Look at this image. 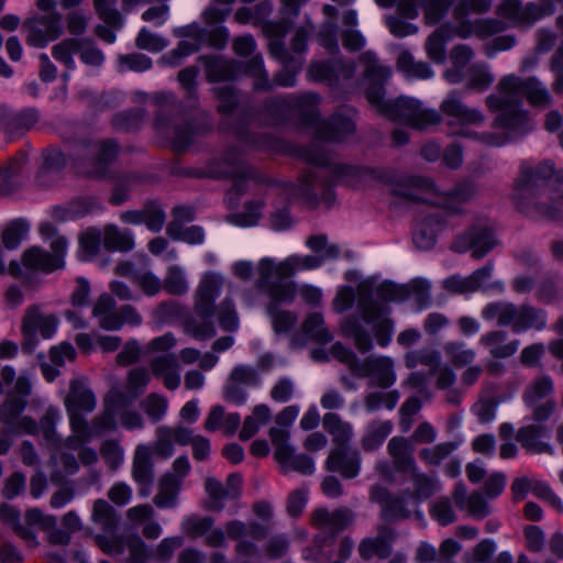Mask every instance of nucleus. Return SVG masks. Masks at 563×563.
Returning <instances> with one entry per match:
<instances>
[{"mask_svg": "<svg viewBox=\"0 0 563 563\" xmlns=\"http://www.w3.org/2000/svg\"><path fill=\"white\" fill-rule=\"evenodd\" d=\"M200 176L209 178H233V187L227 195V200L230 205L236 202L233 200V196L242 194L245 185L253 180L249 167L244 164L236 151H229L220 158L210 162L206 169L200 173Z\"/></svg>", "mask_w": 563, "mask_h": 563, "instance_id": "15", "label": "nucleus"}, {"mask_svg": "<svg viewBox=\"0 0 563 563\" xmlns=\"http://www.w3.org/2000/svg\"><path fill=\"white\" fill-rule=\"evenodd\" d=\"M327 468L345 478H354L361 471V454L357 450L336 449L328 456Z\"/></svg>", "mask_w": 563, "mask_h": 563, "instance_id": "26", "label": "nucleus"}, {"mask_svg": "<svg viewBox=\"0 0 563 563\" xmlns=\"http://www.w3.org/2000/svg\"><path fill=\"white\" fill-rule=\"evenodd\" d=\"M461 442L450 441L441 442L433 446L423 448L419 451V457L429 466H439L445 461L457 448Z\"/></svg>", "mask_w": 563, "mask_h": 563, "instance_id": "52", "label": "nucleus"}, {"mask_svg": "<svg viewBox=\"0 0 563 563\" xmlns=\"http://www.w3.org/2000/svg\"><path fill=\"white\" fill-rule=\"evenodd\" d=\"M501 24L497 21L477 20L474 23L462 24L455 30V34L466 38L473 34L478 37H487L501 30Z\"/></svg>", "mask_w": 563, "mask_h": 563, "instance_id": "59", "label": "nucleus"}, {"mask_svg": "<svg viewBox=\"0 0 563 563\" xmlns=\"http://www.w3.org/2000/svg\"><path fill=\"white\" fill-rule=\"evenodd\" d=\"M410 473L413 481V494L405 493L396 497L391 496L389 490L380 485H374L371 488V501L380 505L382 519L386 521L407 519L413 512L419 520H424V516L418 510V506L437 492L438 483L429 475L419 472L417 466Z\"/></svg>", "mask_w": 563, "mask_h": 563, "instance_id": "7", "label": "nucleus"}, {"mask_svg": "<svg viewBox=\"0 0 563 563\" xmlns=\"http://www.w3.org/2000/svg\"><path fill=\"white\" fill-rule=\"evenodd\" d=\"M495 80L489 67L483 63H476L468 68L467 86L479 91L489 88Z\"/></svg>", "mask_w": 563, "mask_h": 563, "instance_id": "61", "label": "nucleus"}, {"mask_svg": "<svg viewBox=\"0 0 563 563\" xmlns=\"http://www.w3.org/2000/svg\"><path fill=\"white\" fill-rule=\"evenodd\" d=\"M496 245L492 231L486 228H473L467 234L459 236L453 243V250L460 253L472 252L476 260L483 258Z\"/></svg>", "mask_w": 563, "mask_h": 563, "instance_id": "22", "label": "nucleus"}, {"mask_svg": "<svg viewBox=\"0 0 563 563\" xmlns=\"http://www.w3.org/2000/svg\"><path fill=\"white\" fill-rule=\"evenodd\" d=\"M92 521L100 526L104 532L112 533L115 531L119 517L114 508L103 499H98L93 504Z\"/></svg>", "mask_w": 563, "mask_h": 563, "instance_id": "50", "label": "nucleus"}, {"mask_svg": "<svg viewBox=\"0 0 563 563\" xmlns=\"http://www.w3.org/2000/svg\"><path fill=\"white\" fill-rule=\"evenodd\" d=\"M62 15L56 14L52 23L42 24L45 30L34 26L30 30L27 44L36 47H45L49 42L56 40L62 33Z\"/></svg>", "mask_w": 563, "mask_h": 563, "instance_id": "48", "label": "nucleus"}, {"mask_svg": "<svg viewBox=\"0 0 563 563\" xmlns=\"http://www.w3.org/2000/svg\"><path fill=\"white\" fill-rule=\"evenodd\" d=\"M355 131V124L351 118L333 115L328 121L318 124L317 139L319 141L338 142Z\"/></svg>", "mask_w": 563, "mask_h": 563, "instance_id": "33", "label": "nucleus"}, {"mask_svg": "<svg viewBox=\"0 0 563 563\" xmlns=\"http://www.w3.org/2000/svg\"><path fill=\"white\" fill-rule=\"evenodd\" d=\"M323 427L333 437V441L338 445L347 444L354 435L352 424L342 421L335 413L324 415Z\"/></svg>", "mask_w": 563, "mask_h": 563, "instance_id": "51", "label": "nucleus"}, {"mask_svg": "<svg viewBox=\"0 0 563 563\" xmlns=\"http://www.w3.org/2000/svg\"><path fill=\"white\" fill-rule=\"evenodd\" d=\"M413 451L412 442L402 437H393L387 444V452L399 472H410L416 468Z\"/></svg>", "mask_w": 563, "mask_h": 563, "instance_id": "34", "label": "nucleus"}, {"mask_svg": "<svg viewBox=\"0 0 563 563\" xmlns=\"http://www.w3.org/2000/svg\"><path fill=\"white\" fill-rule=\"evenodd\" d=\"M451 38V30L442 26L435 30L427 40L426 51L428 57L438 64H443L446 57L445 46Z\"/></svg>", "mask_w": 563, "mask_h": 563, "instance_id": "45", "label": "nucleus"}, {"mask_svg": "<svg viewBox=\"0 0 563 563\" xmlns=\"http://www.w3.org/2000/svg\"><path fill=\"white\" fill-rule=\"evenodd\" d=\"M150 366L153 376L161 378L167 389L175 390L180 386L181 371L174 354H162L154 357Z\"/></svg>", "mask_w": 563, "mask_h": 563, "instance_id": "27", "label": "nucleus"}, {"mask_svg": "<svg viewBox=\"0 0 563 563\" xmlns=\"http://www.w3.org/2000/svg\"><path fill=\"white\" fill-rule=\"evenodd\" d=\"M132 404L121 389H111L104 398L103 411L93 419L97 437L117 431L119 424L129 431L143 429V417L130 409Z\"/></svg>", "mask_w": 563, "mask_h": 563, "instance_id": "10", "label": "nucleus"}, {"mask_svg": "<svg viewBox=\"0 0 563 563\" xmlns=\"http://www.w3.org/2000/svg\"><path fill=\"white\" fill-rule=\"evenodd\" d=\"M151 380V373L145 367H135L128 374L125 390H121L130 402H133L143 391Z\"/></svg>", "mask_w": 563, "mask_h": 563, "instance_id": "56", "label": "nucleus"}, {"mask_svg": "<svg viewBox=\"0 0 563 563\" xmlns=\"http://www.w3.org/2000/svg\"><path fill=\"white\" fill-rule=\"evenodd\" d=\"M64 405L69 417L71 434L65 440L69 449H77L82 442H90L97 437L91 424L81 417L82 413H89L95 410L97 400L92 390L86 385L84 379L75 378L70 380L69 393L64 399Z\"/></svg>", "mask_w": 563, "mask_h": 563, "instance_id": "8", "label": "nucleus"}, {"mask_svg": "<svg viewBox=\"0 0 563 563\" xmlns=\"http://www.w3.org/2000/svg\"><path fill=\"white\" fill-rule=\"evenodd\" d=\"M499 14L510 20L515 25H530L541 19L545 12L534 3L522 7L518 1L507 0L499 8Z\"/></svg>", "mask_w": 563, "mask_h": 563, "instance_id": "32", "label": "nucleus"}, {"mask_svg": "<svg viewBox=\"0 0 563 563\" xmlns=\"http://www.w3.org/2000/svg\"><path fill=\"white\" fill-rule=\"evenodd\" d=\"M507 340V333L505 331H492L481 336L479 343L489 350V353L495 358H506L514 355L518 349L520 342L512 340L505 343Z\"/></svg>", "mask_w": 563, "mask_h": 563, "instance_id": "38", "label": "nucleus"}, {"mask_svg": "<svg viewBox=\"0 0 563 563\" xmlns=\"http://www.w3.org/2000/svg\"><path fill=\"white\" fill-rule=\"evenodd\" d=\"M101 232L107 250L128 252L134 247L133 236L128 231H122L115 225H107Z\"/></svg>", "mask_w": 563, "mask_h": 563, "instance_id": "46", "label": "nucleus"}, {"mask_svg": "<svg viewBox=\"0 0 563 563\" xmlns=\"http://www.w3.org/2000/svg\"><path fill=\"white\" fill-rule=\"evenodd\" d=\"M360 62L365 68L364 78L371 82L366 98L384 117L416 130H424L441 121L435 110L423 108L422 103L413 98L401 96L394 100L385 99L383 85L391 77L393 71L390 67L378 63L376 54L365 52L361 55Z\"/></svg>", "mask_w": 563, "mask_h": 563, "instance_id": "2", "label": "nucleus"}, {"mask_svg": "<svg viewBox=\"0 0 563 563\" xmlns=\"http://www.w3.org/2000/svg\"><path fill=\"white\" fill-rule=\"evenodd\" d=\"M360 310L365 323L373 328L374 336L379 346L389 345L394 334V322L389 318L390 310L379 308L376 303H368L364 298L360 299Z\"/></svg>", "mask_w": 563, "mask_h": 563, "instance_id": "20", "label": "nucleus"}, {"mask_svg": "<svg viewBox=\"0 0 563 563\" xmlns=\"http://www.w3.org/2000/svg\"><path fill=\"white\" fill-rule=\"evenodd\" d=\"M272 411L266 405H257L253 408L250 416L244 419L242 429L240 431V439L247 441L253 438L260 429L271 421Z\"/></svg>", "mask_w": 563, "mask_h": 563, "instance_id": "41", "label": "nucleus"}, {"mask_svg": "<svg viewBox=\"0 0 563 563\" xmlns=\"http://www.w3.org/2000/svg\"><path fill=\"white\" fill-rule=\"evenodd\" d=\"M0 521L9 526L30 547L38 544V530H45L56 525L55 517L45 516L38 508L27 509L22 521L20 511L8 504L0 505Z\"/></svg>", "mask_w": 563, "mask_h": 563, "instance_id": "14", "label": "nucleus"}, {"mask_svg": "<svg viewBox=\"0 0 563 563\" xmlns=\"http://www.w3.org/2000/svg\"><path fill=\"white\" fill-rule=\"evenodd\" d=\"M103 243L102 232L99 229H88L79 239L78 256L82 261H91L99 253Z\"/></svg>", "mask_w": 563, "mask_h": 563, "instance_id": "58", "label": "nucleus"}, {"mask_svg": "<svg viewBox=\"0 0 563 563\" xmlns=\"http://www.w3.org/2000/svg\"><path fill=\"white\" fill-rule=\"evenodd\" d=\"M523 426L517 433V441L531 453H550L553 454V448L543 442L541 439L548 433V430L541 426L542 422Z\"/></svg>", "mask_w": 563, "mask_h": 563, "instance_id": "35", "label": "nucleus"}, {"mask_svg": "<svg viewBox=\"0 0 563 563\" xmlns=\"http://www.w3.org/2000/svg\"><path fill=\"white\" fill-rule=\"evenodd\" d=\"M180 489L178 478L163 475L159 479L158 492L154 497L155 506L163 509L175 507Z\"/></svg>", "mask_w": 563, "mask_h": 563, "instance_id": "42", "label": "nucleus"}, {"mask_svg": "<svg viewBox=\"0 0 563 563\" xmlns=\"http://www.w3.org/2000/svg\"><path fill=\"white\" fill-rule=\"evenodd\" d=\"M272 443L275 448L274 456L284 472L297 471L302 474L314 472V462L306 454H297L289 443V431L280 428H272L269 431Z\"/></svg>", "mask_w": 563, "mask_h": 563, "instance_id": "18", "label": "nucleus"}, {"mask_svg": "<svg viewBox=\"0 0 563 563\" xmlns=\"http://www.w3.org/2000/svg\"><path fill=\"white\" fill-rule=\"evenodd\" d=\"M163 287L170 295H185L189 290V283L184 269L176 265L170 266L165 276Z\"/></svg>", "mask_w": 563, "mask_h": 563, "instance_id": "62", "label": "nucleus"}, {"mask_svg": "<svg viewBox=\"0 0 563 563\" xmlns=\"http://www.w3.org/2000/svg\"><path fill=\"white\" fill-rule=\"evenodd\" d=\"M440 108L445 115L453 118L462 126L484 121V114L477 109L467 108L455 92L449 95Z\"/></svg>", "mask_w": 563, "mask_h": 563, "instance_id": "30", "label": "nucleus"}, {"mask_svg": "<svg viewBox=\"0 0 563 563\" xmlns=\"http://www.w3.org/2000/svg\"><path fill=\"white\" fill-rule=\"evenodd\" d=\"M522 95L533 107H548L552 102L549 90L536 77L522 79L514 74L504 76L497 84L496 93L486 99L488 110L497 113L494 126L503 135L485 134L482 136L483 143L503 146L532 129L529 112L522 108Z\"/></svg>", "mask_w": 563, "mask_h": 563, "instance_id": "1", "label": "nucleus"}, {"mask_svg": "<svg viewBox=\"0 0 563 563\" xmlns=\"http://www.w3.org/2000/svg\"><path fill=\"white\" fill-rule=\"evenodd\" d=\"M397 67L408 78L429 79L433 76L430 65L424 62H416L409 52L399 55Z\"/></svg>", "mask_w": 563, "mask_h": 563, "instance_id": "49", "label": "nucleus"}, {"mask_svg": "<svg viewBox=\"0 0 563 563\" xmlns=\"http://www.w3.org/2000/svg\"><path fill=\"white\" fill-rule=\"evenodd\" d=\"M269 52L272 56L279 59L285 69L280 70L272 84L268 79V75L264 69V62L262 56H255L247 69V73L255 78L254 88L256 90H268L274 86L291 87L296 82V75L300 70L302 60L300 59L296 65H292V60L287 58V51L284 47L282 41H271Z\"/></svg>", "mask_w": 563, "mask_h": 563, "instance_id": "13", "label": "nucleus"}, {"mask_svg": "<svg viewBox=\"0 0 563 563\" xmlns=\"http://www.w3.org/2000/svg\"><path fill=\"white\" fill-rule=\"evenodd\" d=\"M356 66L353 63L346 64L339 58L334 62H316L308 69V77L313 81L332 84L340 78H350L354 75Z\"/></svg>", "mask_w": 563, "mask_h": 563, "instance_id": "24", "label": "nucleus"}, {"mask_svg": "<svg viewBox=\"0 0 563 563\" xmlns=\"http://www.w3.org/2000/svg\"><path fill=\"white\" fill-rule=\"evenodd\" d=\"M353 519L349 509H338L332 512L320 508L313 512L312 522L317 528L338 533L346 528Z\"/></svg>", "mask_w": 563, "mask_h": 563, "instance_id": "36", "label": "nucleus"}, {"mask_svg": "<svg viewBox=\"0 0 563 563\" xmlns=\"http://www.w3.org/2000/svg\"><path fill=\"white\" fill-rule=\"evenodd\" d=\"M474 52L470 46L466 45H457L455 46L450 54V58L452 62V67L449 68L444 73V78L450 84H457L464 79L463 69L467 66V64L473 59Z\"/></svg>", "mask_w": 563, "mask_h": 563, "instance_id": "40", "label": "nucleus"}, {"mask_svg": "<svg viewBox=\"0 0 563 563\" xmlns=\"http://www.w3.org/2000/svg\"><path fill=\"white\" fill-rule=\"evenodd\" d=\"M100 454L110 470H118L124 462V450L120 442L113 439L106 440L100 445Z\"/></svg>", "mask_w": 563, "mask_h": 563, "instance_id": "64", "label": "nucleus"}, {"mask_svg": "<svg viewBox=\"0 0 563 563\" xmlns=\"http://www.w3.org/2000/svg\"><path fill=\"white\" fill-rule=\"evenodd\" d=\"M241 424L238 412H225L221 405L212 406L206 417L203 428L208 432L221 431L225 435H233Z\"/></svg>", "mask_w": 563, "mask_h": 563, "instance_id": "29", "label": "nucleus"}, {"mask_svg": "<svg viewBox=\"0 0 563 563\" xmlns=\"http://www.w3.org/2000/svg\"><path fill=\"white\" fill-rule=\"evenodd\" d=\"M328 184L324 181V174L310 169L302 174L296 195L303 199L310 200L317 190H328Z\"/></svg>", "mask_w": 563, "mask_h": 563, "instance_id": "54", "label": "nucleus"}, {"mask_svg": "<svg viewBox=\"0 0 563 563\" xmlns=\"http://www.w3.org/2000/svg\"><path fill=\"white\" fill-rule=\"evenodd\" d=\"M132 477L141 486L148 488L153 482L154 470L152 463V450L146 444H139L135 449L132 464ZM143 496L148 495V490H142Z\"/></svg>", "mask_w": 563, "mask_h": 563, "instance_id": "31", "label": "nucleus"}, {"mask_svg": "<svg viewBox=\"0 0 563 563\" xmlns=\"http://www.w3.org/2000/svg\"><path fill=\"white\" fill-rule=\"evenodd\" d=\"M453 496L457 507L467 510L474 518L483 519L490 511L487 500L481 493L474 492L466 497V489L463 485L455 489Z\"/></svg>", "mask_w": 563, "mask_h": 563, "instance_id": "39", "label": "nucleus"}, {"mask_svg": "<svg viewBox=\"0 0 563 563\" xmlns=\"http://www.w3.org/2000/svg\"><path fill=\"white\" fill-rule=\"evenodd\" d=\"M79 47L80 38H66L53 47L52 55L57 62L63 63L68 69H74V55L78 54Z\"/></svg>", "mask_w": 563, "mask_h": 563, "instance_id": "63", "label": "nucleus"}, {"mask_svg": "<svg viewBox=\"0 0 563 563\" xmlns=\"http://www.w3.org/2000/svg\"><path fill=\"white\" fill-rule=\"evenodd\" d=\"M224 282V277L216 272L207 273L200 280L195 296V313L202 321L191 320L186 324V332L196 340H208L216 334L210 319L216 312L214 302L221 295Z\"/></svg>", "mask_w": 563, "mask_h": 563, "instance_id": "9", "label": "nucleus"}, {"mask_svg": "<svg viewBox=\"0 0 563 563\" xmlns=\"http://www.w3.org/2000/svg\"><path fill=\"white\" fill-rule=\"evenodd\" d=\"M258 278L256 288L267 296L273 302H291L296 297V285L287 280L291 277V269L287 257L275 261L272 257H263L257 264Z\"/></svg>", "mask_w": 563, "mask_h": 563, "instance_id": "11", "label": "nucleus"}, {"mask_svg": "<svg viewBox=\"0 0 563 563\" xmlns=\"http://www.w3.org/2000/svg\"><path fill=\"white\" fill-rule=\"evenodd\" d=\"M405 365L410 369L421 365L428 367L430 374L435 373L441 365V354L438 350L430 347L409 351L405 355Z\"/></svg>", "mask_w": 563, "mask_h": 563, "instance_id": "43", "label": "nucleus"}, {"mask_svg": "<svg viewBox=\"0 0 563 563\" xmlns=\"http://www.w3.org/2000/svg\"><path fill=\"white\" fill-rule=\"evenodd\" d=\"M396 539V532L391 529L383 528L377 537L365 538L358 545V553L362 559L371 560L374 556L386 559L391 553L393 543Z\"/></svg>", "mask_w": 563, "mask_h": 563, "instance_id": "28", "label": "nucleus"}, {"mask_svg": "<svg viewBox=\"0 0 563 563\" xmlns=\"http://www.w3.org/2000/svg\"><path fill=\"white\" fill-rule=\"evenodd\" d=\"M363 369L367 372V375L372 374L376 384L380 387L387 388L396 382L394 361L388 356L368 358L363 364Z\"/></svg>", "mask_w": 563, "mask_h": 563, "instance_id": "37", "label": "nucleus"}, {"mask_svg": "<svg viewBox=\"0 0 563 563\" xmlns=\"http://www.w3.org/2000/svg\"><path fill=\"white\" fill-rule=\"evenodd\" d=\"M393 431V423L390 421H373L371 422L365 434L362 438V446L365 451H374L378 449L386 438Z\"/></svg>", "mask_w": 563, "mask_h": 563, "instance_id": "44", "label": "nucleus"}, {"mask_svg": "<svg viewBox=\"0 0 563 563\" xmlns=\"http://www.w3.org/2000/svg\"><path fill=\"white\" fill-rule=\"evenodd\" d=\"M542 180H548L543 192L551 197L553 206L542 203L537 206V209L542 216L554 218L553 209L563 206V168L555 170L554 164L550 161H544L536 168L528 163L521 165L520 176L515 185L514 199L521 212H529L525 200L528 199L530 202L534 199L536 189Z\"/></svg>", "mask_w": 563, "mask_h": 563, "instance_id": "5", "label": "nucleus"}, {"mask_svg": "<svg viewBox=\"0 0 563 563\" xmlns=\"http://www.w3.org/2000/svg\"><path fill=\"white\" fill-rule=\"evenodd\" d=\"M40 233L44 240L52 239V252L33 246L23 253V266L42 273H52L64 268L65 256L68 250L67 240L64 236L56 235V229L49 222H43L40 225Z\"/></svg>", "mask_w": 563, "mask_h": 563, "instance_id": "12", "label": "nucleus"}, {"mask_svg": "<svg viewBox=\"0 0 563 563\" xmlns=\"http://www.w3.org/2000/svg\"><path fill=\"white\" fill-rule=\"evenodd\" d=\"M2 382L5 385L13 384V387L0 405V423L13 435L35 434L38 429L36 421L22 415L32 391L31 375L23 372L16 377L15 369L11 365H5L0 372V396L3 394Z\"/></svg>", "mask_w": 563, "mask_h": 563, "instance_id": "6", "label": "nucleus"}, {"mask_svg": "<svg viewBox=\"0 0 563 563\" xmlns=\"http://www.w3.org/2000/svg\"><path fill=\"white\" fill-rule=\"evenodd\" d=\"M443 350L448 360L455 368L471 365L476 358V352L461 341L448 342L444 344Z\"/></svg>", "mask_w": 563, "mask_h": 563, "instance_id": "53", "label": "nucleus"}, {"mask_svg": "<svg viewBox=\"0 0 563 563\" xmlns=\"http://www.w3.org/2000/svg\"><path fill=\"white\" fill-rule=\"evenodd\" d=\"M342 334L354 340V344L361 352L372 347V340L368 332L363 328L357 317H349L341 324Z\"/></svg>", "mask_w": 563, "mask_h": 563, "instance_id": "47", "label": "nucleus"}, {"mask_svg": "<svg viewBox=\"0 0 563 563\" xmlns=\"http://www.w3.org/2000/svg\"><path fill=\"white\" fill-rule=\"evenodd\" d=\"M485 320H496L500 327H510L515 333H522V305L497 301L486 305L482 311Z\"/></svg>", "mask_w": 563, "mask_h": 563, "instance_id": "23", "label": "nucleus"}, {"mask_svg": "<svg viewBox=\"0 0 563 563\" xmlns=\"http://www.w3.org/2000/svg\"><path fill=\"white\" fill-rule=\"evenodd\" d=\"M92 317L97 319L101 329L118 331L124 324L137 327L142 323V317L135 308L122 306L117 308L114 298L109 294H101L92 308Z\"/></svg>", "mask_w": 563, "mask_h": 563, "instance_id": "16", "label": "nucleus"}, {"mask_svg": "<svg viewBox=\"0 0 563 563\" xmlns=\"http://www.w3.org/2000/svg\"><path fill=\"white\" fill-rule=\"evenodd\" d=\"M283 302H273L269 300L267 306V314L269 316L273 329L276 333H286L297 323V314L295 312L279 309Z\"/></svg>", "mask_w": 563, "mask_h": 563, "instance_id": "57", "label": "nucleus"}, {"mask_svg": "<svg viewBox=\"0 0 563 563\" xmlns=\"http://www.w3.org/2000/svg\"><path fill=\"white\" fill-rule=\"evenodd\" d=\"M302 330L317 343H328L333 339L332 333L325 328L323 314L320 312L310 313L302 323Z\"/></svg>", "mask_w": 563, "mask_h": 563, "instance_id": "55", "label": "nucleus"}, {"mask_svg": "<svg viewBox=\"0 0 563 563\" xmlns=\"http://www.w3.org/2000/svg\"><path fill=\"white\" fill-rule=\"evenodd\" d=\"M205 486L208 494V499L205 506L206 509L220 511L223 509L228 499H233L239 496L242 486V478L238 474H232L228 477L227 486L224 487L214 477H207Z\"/></svg>", "mask_w": 563, "mask_h": 563, "instance_id": "21", "label": "nucleus"}, {"mask_svg": "<svg viewBox=\"0 0 563 563\" xmlns=\"http://www.w3.org/2000/svg\"><path fill=\"white\" fill-rule=\"evenodd\" d=\"M118 153L119 146L112 140L78 141L69 145L67 155L58 148L46 150L42 168L45 172L63 168L67 165L68 157L71 168L77 174L99 178L107 175Z\"/></svg>", "mask_w": 563, "mask_h": 563, "instance_id": "3", "label": "nucleus"}, {"mask_svg": "<svg viewBox=\"0 0 563 563\" xmlns=\"http://www.w3.org/2000/svg\"><path fill=\"white\" fill-rule=\"evenodd\" d=\"M553 382L550 376L544 375L533 380L523 393L525 404L533 409V420L537 422L547 421L555 409V401L551 395Z\"/></svg>", "mask_w": 563, "mask_h": 563, "instance_id": "19", "label": "nucleus"}, {"mask_svg": "<svg viewBox=\"0 0 563 563\" xmlns=\"http://www.w3.org/2000/svg\"><path fill=\"white\" fill-rule=\"evenodd\" d=\"M493 265L487 264L482 268L475 271L468 277L452 276L443 282L446 290L456 294L473 292L478 289H486L487 283L492 277Z\"/></svg>", "mask_w": 563, "mask_h": 563, "instance_id": "25", "label": "nucleus"}, {"mask_svg": "<svg viewBox=\"0 0 563 563\" xmlns=\"http://www.w3.org/2000/svg\"><path fill=\"white\" fill-rule=\"evenodd\" d=\"M378 179L389 185L394 196L410 202L434 205L451 212H459L461 206L468 201L474 194L473 188L468 185L450 192H442L429 178L420 176L395 177L384 173L378 175Z\"/></svg>", "mask_w": 563, "mask_h": 563, "instance_id": "4", "label": "nucleus"}, {"mask_svg": "<svg viewBox=\"0 0 563 563\" xmlns=\"http://www.w3.org/2000/svg\"><path fill=\"white\" fill-rule=\"evenodd\" d=\"M199 48L200 40L198 35L191 40H183L176 48L162 57V63L170 67L178 66L185 57L196 53Z\"/></svg>", "mask_w": 563, "mask_h": 563, "instance_id": "60", "label": "nucleus"}, {"mask_svg": "<svg viewBox=\"0 0 563 563\" xmlns=\"http://www.w3.org/2000/svg\"><path fill=\"white\" fill-rule=\"evenodd\" d=\"M59 328V319L56 313H47L38 305L29 306L21 319V334L25 347L33 349L38 343V338L52 340Z\"/></svg>", "mask_w": 563, "mask_h": 563, "instance_id": "17", "label": "nucleus"}]
</instances>
